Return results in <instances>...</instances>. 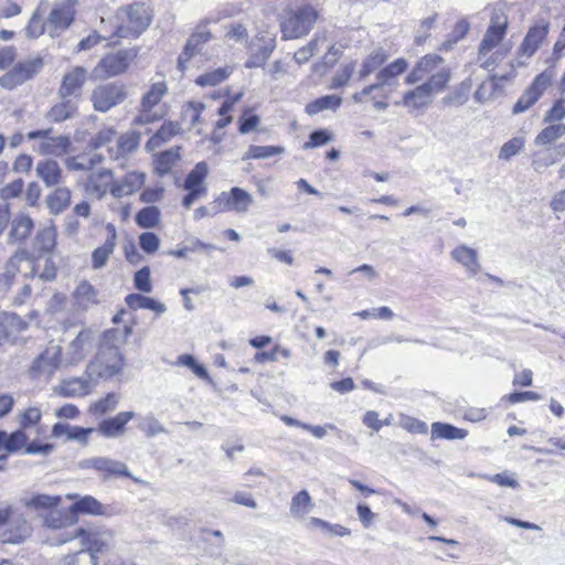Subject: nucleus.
<instances>
[{
    "label": "nucleus",
    "instance_id": "obj_47",
    "mask_svg": "<svg viewBox=\"0 0 565 565\" xmlns=\"http://www.w3.org/2000/svg\"><path fill=\"white\" fill-rule=\"evenodd\" d=\"M120 401L117 393H108L105 397L96 401L89 407V413L94 416H102L116 409Z\"/></svg>",
    "mask_w": 565,
    "mask_h": 565
},
{
    "label": "nucleus",
    "instance_id": "obj_31",
    "mask_svg": "<svg viewBox=\"0 0 565 565\" xmlns=\"http://www.w3.org/2000/svg\"><path fill=\"white\" fill-rule=\"evenodd\" d=\"M36 175L46 186H55L62 180V169L58 163L52 159L40 160L35 168Z\"/></svg>",
    "mask_w": 565,
    "mask_h": 565
},
{
    "label": "nucleus",
    "instance_id": "obj_43",
    "mask_svg": "<svg viewBox=\"0 0 565 565\" xmlns=\"http://www.w3.org/2000/svg\"><path fill=\"white\" fill-rule=\"evenodd\" d=\"M342 103V98L337 95H326L320 97L306 106V111L308 115L313 116L323 110H335L340 107Z\"/></svg>",
    "mask_w": 565,
    "mask_h": 565
},
{
    "label": "nucleus",
    "instance_id": "obj_17",
    "mask_svg": "<svg viewBox=\"0 0 565 565\" xmlns=\"http://www.w3.org/2000/svg\"><path fill=\"white\" fill-rule=\"evenodd\" d=\"M81 467L92 468L100 472L104 479L111 477H131L127 466L124 462L108 457H94L86 459L81 463Z\"/></svg>",
    "mask_w": 565,
    "mask_h": 565
},
{
    "label": "nucleus",
    "instance_id": "obj_53",
    "mask_svg": "<svg viewBox=\"0 0 565 565\" xmlns=\"http://www.w3.org/2000/svg\"><path fill=\"white\" fill-rule=\"evenodd\" d=\"M355 71V62L351 61L349 63L342 64L331 81V88H340L343 87Z\"/></svg>",
    "mask_w": 565,
    "mask_h": 565
},
{
    "label": "nucleus",
    "instance_id": "obj_11",
    "mask_svg": "<svg viewBox=\"0 0 565 565\" xmlns=\"http://www.w3.org/2000/svg\"><path fill=\"white\" fill-rule=\"evenodd\" d=\"M62 362V348L58 344H49L33 361L30 373L34 379L49 380Z\"/></svg>",
    "mask_w": 565,
    "mask_h": 565
},
{
    "label": "nucleus",
    "instance_id": "obj_37",
    "mask_svg": "<svg viewBox=\"0 0 565 565\" xmlns=\"http://www.w3.org/2000/svg\"><path fill=\"white\" fill-rule=\"evenodd\" d=\"M25 327L21 318L15 313L0 312V345L7 341L10 335Z\"/></svg>",
    "mask_w": 565,
    "mask_h": 565
},
{
    "label": "nucleus",
    "instance_id": "obj_44",
    "mask_svg": "<svg viewBox=\"0 0 565 565\" xmlns=\"http://www.w3.org/2000/svg\"><path fill=\"white\" fill-rule=\"evenodd\" d=\"M76 303L84 309L98 302L96 289L88 282L82 281L74 291Z\"/></svg>",
    "mask_w": 565,
    "mask_h": 565
},
{
    "label": "nucleus",
    "instance_id": "obj_10",
    "mask_svg": "<svg viewBox=\"0 0 565 565\" xmlns=\"http://www.w3.org/2000/svg\"><path fill=\"white\" fill-rule=\"evenodd\" d=\"M43 68V60L34 57L18 63L11 71L0 77V86L6 89H13L36 75Z\"/></svg>",
    "mask_w": 565,
    "mask_h": 565
},
{
    "label": "nucleus",
    "instance_id": "obj_50",
    "mask_svg": "<svg viewBox=\"0 0 565 565\" xmlns=\"http://www.w3.org/2000/svg\"><path fill=\"white\" fill-rule=\"evenodd\" d=\"M285 152V148L280 146H249L247 152L244 154L243 159H268L275 156L282 154Z\"/></svg>",
    "mask_w": 565,
    "mask_h": 565
},
{
    "label": "nucleus",
    "instance_id": "obj_26",
    "mask_svg": "<svg viewBox=\"0 0 565 565\" xmlns=\"http://www.w3.org/2000/svg\"><path fill=\"white\" fill-rule=\"evenodd\" d=\"M67 499L75 500L70 507V512L73 514H92V515H104L106 514V508L94 497L78 494H67Z\"/></svg>",
    "mask_w": 565,
    "mask_h": 565
},
{
    "label": "nucleus",
    "instance_id": "obj_32",
    "mask_svg": "<svg viewBox=\"0 0 565 565\" xmlns=\"http://www.w3.org/2000/svg\"><path fill=\"white\" fill-rule=\"evenodd\" d=\"M61 102L51 107L46 118L53 122H62L72 118L77 113V104L73 98L60 97Z\"/></svg>",
    "mask_w": 565,
    "mask_h": 565
},
{
    "label": "nucleus",
    "instance_id": "obj_3",
    "mask_svg": "<svg viewBox=\"0 0 565 565\" xmlns=\"http://www.w3.org/2000/svg\"><path fill=\"white\" fill-rule=\"evenodd\" d=\"M56 237L57 231L53 224L40 228L33 238V250L36 256L25 248L18 249L6 265V277L13 278L18 273H23L26 278L34 277L36 258L54 250Z\"/></svg>",
    "mask_w": 565,
    "mask_h": 565
},
{
    "label": "nucleus",
    "instance_id": "obj_52",
    "mask_svg": "<svg viewBox=\"0 0 565 565\" xmlns=\"http://www.w3.org/2000/svg\"><path fill=\"white\" fill-rule=\"evenodd\" d=\"M505 32L488 28L479 46V57L494 49L504 38Z\"/></svg>",
    "mask_w": 565,
    "mask_h": 565
},
{
    "label": "nucleus",
    "instance_id": "obj_30",
    "mask_svg": "<svg viewBox=\"0 0 565 565\" xmlns=\"http://www.w3.org/2000/svg\"><path fill=\"white\" fill-rule=\"evenodd\" d=\"M451 257L458 262L472 276L480 270L478 253L476 249L462 244L451 250Z\"/></svg>",
    "mask_w": 565,
    "mask_h": 565
},
{
    "label": "nucleus",
    "instance_id": "obj_48",
    "mask_svg": "<svg viewBox=\"0 0 565 565\" xmlns=\"http://www.w3.org/2000/svg\"><path fill=\"white\" fill-rule=\"evenodd\" d=\"M233 72L231 66L218 67L214 71L206 72L200 75L195 83L202 87L216 86L217 84L225 81Z\"/></svg>",
    "mask_w": 565,
    "mask_h": 565
},
{
    "label": "nucleus",
    "instance_id": "obj_6",
    "mask_svg": "<svg viewBox=\"0 0 565 565\" xmlns=\"http://www.w3.org/2000/svg\"><path fill=\"white\" fill-rule=\"evenodd\" d=\"M129 96L127 85L120 82H108L95 86L90 93L93 108L98 113H108L121 105Z\"/></svg>",
    "mask_w": 565,
    "mask_h": 565
},
{
    "label": "nucleus",
    "instance_id": "obj_15",
    "mask_svg": "<svg viewBox=\"0 0 565 565\" xmlns=\"http://www.w3.org/2000/svg\"><path fill=\"white\" fill-rule=\"evenodd\" d=\"M74 3L71 0L56 3L46 21L50 35L55 36L57 32L68 29L74 20Z\"/></svg>",
    "mask_w": 565,
    "mask_h": 565
},
{
    "label": "nucleus",
    "instance_id": "obj_41",
    "mask_svg": "<svg viewBox=\"0 0 565 565\" xmlns=\"http://www.w3.org/2000/svg\"><path fill=\"white\" fill-rule=\"evenodd\" d=\"M467 435L466 429L455 427L450 424L436 422L431 425V437L434 439L456 440L463 439Z\"/></svg>",
    "mask_w": 565,
    "mask_h": 565
},
{
    "label": "nucleus",
    "instance_id": "obj_13",
    "mask_svg": "<svg viewBox=\"0 0 565 565\" xmlns=\"http://www.w3.org/2000/svg\"><path fill=\"white\" fill-rule=\"evenodd\" d=\"M213 204L218 205L221 211L245 214L254 204V198L246 190L234 186L227 192H222Z\"/></svg>",
    "mask_w": 565,
    "mask_h": 565
},
{
    "label": "nucleus",
    "instance_id": "obj_61",
    "mask_svg": "<svg viewBox=\"0 0 565 565\" xmlns=\"http://www.w3.org/2000/svg\"><path fill=\"white\" fill-rule=\"evenodd\" d=\"M41 416V411L38 407H29L20 415V428L25 429L36 425L40 422Z\"/></svg>",
    "mask_w": 565,
    "mask_h": 565
},
{
    "label": "nucleus",
    "instance_id": "obj_29",
    "mask_svg": "<svg viewBox=\"0 0 565 565\" xmlns=\"http://www.w3.org/2000/svg\"><path fill=\"white\" fill-rule=\"evenodd\" d=\"M407 68L408 62L405 58H396L377 73L379 85H382V87L397 85L398 76Z\"/></svg>",
    "mask_w": 565,
    "mask_h": 565
},
{
    "label": "nucleus",
    "instance_id": "obj_33",
    "mask_svg": "<svg viewBox=\"0 0 565 565\" xmlns=\"http://www.w3.org/2000/svg\"><path fill=\"white\" fill-rule=\"evenodd\" d=\"M327 31L316 33V35L306 45L297 50L294 54V60L298 65L306 64L309 60L321 49L327 42Z\"/></svg>",
    "mask_w": 565,
    "mask_h": 565
},
{
    "label": "nucleus",
    "instance_id": "obj_12",
    "mask_svg": "<svg viewBox=\"0 0 565 565\" xmlns=\"http://www.w3.org/2000/svg\"><path fill=\"white\" fill-rule=\"evenodd\" d=\"M52 129H40L28 132L30 140L41 139L36 150L40 154L63 156L67 152L71 141L66 136H52Z\"/></svg>",
    "mask_w": 565,
    "mask_h": 565
},
{
    "label": "nucleus",
    "instance_id": "obj_54",
    "mask_svg": "<svg viewBox=\"0 0 565 565\" xmlns=\"http://www.w3.org/2000/svg\"><path fill=\"white\" fill-rule=\"evenodd\" d=\"M471 89V82L469 79L461 82L458 87L445 97V104L463 105L468 100V94Z\"/></svg>",
    "mask_w": 565,
    "mask_h": 565
},
{
    "label": "nucleus",
    "instance_id": "obj_62",
    "mask_svg": "<svg viewBox=\"0 0 565 565\" xmlns=\"http://www.w3.org/2000/svg\"><path fill=\"white\" fill-rule=\"evenodd\" d=\"M45 28H47L46 23L43 22L39 12L35 11L29 21L25 32L30 38H39L44 33Z\"/></svg>",
    "mask_w": 565,
    "mask_h": 565
},
{
    "label": "nucleus",
    "instance_id": "obj_16",
    "mask_svg": "<svg viewBox=\"0 0 565 565\" xmlns=\"http://www.w3.org/2000/svg\"><path fill=\"white\" fill-rule=\"evenodd\" d=\"M87 82V70L83 66L70 68L62 77L58 87V97H79L82 89Z\"/></svg>",
    "mask_w": 565,
    "mask_h": 565
},
{
    "label": "nucleus",
    "instance_id": "obj_22",
    "mask_svg": "<svg viewBox=\"0 0 565 565\" xmlns=\"http://www.w3.org/2000/svg\"><path fill=\"white\" fill-rule=\"evenodd\" d=\"M550 29V22L545 19H540L533 26L530 28L523 42L520 45V52L523 55L532 56L540 47L543 40L546 38Z\"/></svg>",
    "mask_w": 565,
    "mask_h": 565
},
{
    "label": "nucleus",
    "instance_id": "obj_39",
    "mask_svg": "<svg viewBox=\"0 0 565 565\" xmlns=\"http://www.w3.org/2000/svg\"><path fill=\"white\" fill-rule=\"evenodd\" d=\"M387 55L382 47L374 49L363 61L359 71V79H365L370 74L376 71L385 61Z\"/></svg>",
    "mask_w": 565,
    "mask_h": 565
},
{
    "label": "nucleus",
    "instance_id": "obj_63",
    "mask_svg": "<svg viewBox=\"0 0 565 565\" xmlns=\"http://www.w3.org/2000/svg\"><path fill=\"white\" fill-rule=\"evenodd\" d=\"M401 425L403 428L414 434H426L428 431V427L425 422H422L409 416H403Z\"/></svg>",
    "mask_w": 565,
    "mask_h": 565
},
{
    "label": "nucleus",
    "instance_id": "obj_4",
    "mask_svg": "<svg viewBox=\"0 0 565 565\" xmlns=\"http://www.w3.org/2000/svg\"><path fill=\"white\" fill-rule=\"evenodd\" d=\"M119 24L115 35L118 38H138L151 23V14L143 3H132L117 12Z\"/></svg>",
    "mask_w": 565,
    "mask_h": 565
},
{
    "label": "nucleus",
    "instance_id": "obj_57",
    "mask_svg": "<svg viewBox=\"0 0 565 565\" xmlns=\"http://www.w3.org/2000/svg\"><path fill=\"white\" fill-rule=\"evenodd\" d=\"M333 139L332 134L324 129L315 130L310 134L309 140L302 146L303 149H312L316 147L323 146Z\"/></svg>",
    "mask_w": 565,
    "mask_h": 565
},
{
    "label": "nucleus",
    "instance_id": "obj_5",
    "mask_svg": "<svg viewBox=\"0 0 565 565\" xmlns=\"http://www.w3.org/2000/svg\"><path fill=\"white\" fill-rule=\"evenodd\" d=\"M318 19V11L309 6L289 9L280 20V29L284 40L306 36L313 28Z\"/></svg>",
    "mask_w": 565,
    "mask_h": 565
},
{
    "label": "nucleus",
    "instance_id": "obj_18",
    "mask_svg": "<svg viewBox=\"0 0 565 565\" xmlns=\"http://www.w3.org/2000/svg\"><path fill=\"white\" fill-rule=\"evenodd\" d=\"M8 522V527L0 534L2 543L19 544L31 535L32 527L22 514H15L12 511Z\"/></svg>",
    "mask_w": 565,
    "mask_h": 565
},
{
    "label": "nucleus",
    "instance_id": "obj_1",
    "mask_svg": "<svg viewBox=\"0 0 565 565\" xmlns=\"http://www.w3.org/2000/svg\"><path fill=\"white\" fill-rule=\"evenodd\" d=\"M443 64L444 58L437 54L420 57L405 77L407 85L416 86L395 104L405 107L409 114L423 111L430 106L435 95L444 92L451 79L450 68Z\"/></svg>",
    "mask_w": 565,
    "mask_h": 565
},
{
    "label": "nucleus",
    "instance_id": "obj_19",
    "mask_svg": "<svg viewBox=\"0 0 565 565\" xmlns=\"http://www.w3.org/2000/svg\"><path fill=\"white\" fill-rule=\"evenodd\" d=\"M168 87L166 82L153 83L149 90L142 96L140 102V115L136 117L135 122L143 125L152 120L150 111L160 103L162 97L167 94Z\"/></svg>",
    "mask_w": 565,
    "mask_h": 565
},
{
    "label": "nucleus",
    "instance_id": "obj_28",
    "mask_svg": "<svg viewBox=\"0 0 565 565\" xmlns=\"http://www.w3.org/2000/svg\"><path fill=\"white\" fill-rule=\"evenodd\" d=\"M34 227V222L29 214L24 212L18 213L11 221L9 232V242L17 243L25 241Z\"/></svg>",
    "mask_w": 565,
    "mask_h": 565
},
{
    "label": "nucleus",
    "instance_id": "obj_27",
    "mask_svg": "<svg viewBox=\"0 0 565 565\" xmlns=\"http://www.w3.org/2000/svg\"><path fill=\"white\" fill-rule=\"evenodd\" d=\"M107 230L109 232L108 237L102 246L97 247L92 253V267L94 269H100L105 267L116 247V228L113 224H108Z\"/></svg>",
    "mask_w": 565,
    "mask_h": 565
},
{
    "label": "nucleus",
    "instance_id": "obj_21",
    "mask_svg": "<svg viewBox=\"0 0 565 565\" xmlns=\"http://www.w3.org/2000/svg\"><path fill=\"white\" fill-rule=\"evenodd\" d=\"M146 181V174L140 171L127 172L120 180H115L111 186V195L115 199L131 195L139 191Z\"/></svg>",
    "mask_w": 565,
    "mask_h": 565
},
{
    "label": "nucleus",
    "instance_id": "obj_35",
    "mask_svg": "<svg viewBox=\"0 0 565 565\" xmlns=\"http://www.w3.org/2000/svg\"><path fill=\"white\" fill-rule=\"evenodd\" d=\"M139 147V135L127 132L119 137L116 149H109V156L114 160L126 157L135 152Z\"/></svg>",
    "mask_w": 565,
    "mask_h": 565
},
{
    "label": "nucleus",
    "instance_id": "obj_45",
    "mask_svg": "<svg viewBox=\"0 0 565 565\" xmlns=\"http://www.w3.org/2000/svg\"><path fill=\"white\" fill-rule=\"evenodd\" d=\"M161 212L154 205L141 209L135 217L136 224L141 228H153L160 222Z\"/></svg>",
    "mask_w": 565,
    "mask_h": 565
},
{
    "label": "nucleus",
    "instance_id": "obj_40",
    "mask_svg": "<svg viewBox=\"0 0 565 565\" xmlns=\"http://www.w3.org/2000/svg\"><path fill=\"white\" fill-rule=\"evenodd\" d=\"M315 507L307 490H301L291 499L290 513L294 518L303 519Z\"/></svg>",
    "mask_w": 565,
    "mask_h": 565
},
{
    "label": "nucleus",
    "instance_id": "obj_60",
    "mask_svg": "<svg viewBox=\"0 0 565 565\" xmlns=\"http://www.w3.org/2000/svg\"><path fill=\"white\" fill-rule=\"evenodd\" d=\"M26 441L28 436L22 428L13 431L12 434H8L7 451L15 452L23 448L26 445Z\"/></svg>",
    "mask_w": 565,
    "mask_h": 565
},
{
    "label": "nucleus",
    "instance_id": "obj_49",
    "mask_svg": "<svg viewBox=\"0 0 565 565\" xmlns=\"http://www.w3.org/2000/svg\"><path fill=\"white\" fill-rule=\"evenodd\" d=\"M98 556H94L84 546L81 550L70 553L62 558L61 565H97Z\"/></svg>",
    "mask_w": 565,
    "mask_h": 565
},
{
    "label": "nucleus",
    "instance_id": "obj_64",
    "mask_svg": "<svg viewBox=\"0 0 565 565\" xmlns=\"http://www.w3.org/2000/svg\"><path fill=\"white\" fill-rule=\"evenodd\" d=\"M565 118V99L557 100L553 107L545 114L543 121H559Z\"/></svg>",
    "mask_w": 565,
    "mask_h": 565
},
{
    "label": "nucleus",
    "instance_id": "obj_59",
    "mask_svg": "<svg viewBox=\"0 0 565 565\" xmlns=\"http://www.w3.org/2000/svg\"><path fill=\"white\" fill-rule=\"evenodd\" d=\"M134 284L139 291L151 292L152 284L149 267L145 266L135 274Z\"/></svg>",
    "mask_w": 565,
    "mask_h": 565
},
{
    "label": "nucleus",
    "instance_id": "obj_56",
    "mask_svg": "<svg viewBox=\"0 0 565 565\" xmlns=\"http://www.w3.org/2000/svg\"><path fill=\"white\" fill-rule=\"evenodd\" d=\"M525 140L523 137H513L500 149L499 158L503 160H509L516 153L521 151V149L524 147Z\"/></svg>",
    "mask_w": 565,
    "mask_h": 565
},
{
    "label": "nucleus",
    "instance_id": "obj_34",
    "mask_svg": "<svg viewBox=\"0 0 565 565\" xmlns=\"http://www.w3.org/2000/svg\"><path fill=\"white\" fill-rule=\"evenodd\" d=\"M125 301L131 310L149 309L158 315H162L167 311L164 303L140 294H130L126 297Z\"/></svg>",
    "mask_w": 565,
    "mask_h": 565
},
{
    "label": "nucleus",
    "instance_id": "obj_51",
    "mask_svg": "<svg viewBox=\"0 0 565 565\" xmlns=\"http://www.w3.org/2000/svg\"><path fill=\"white\" fill-rule=\"evenodd\" d=\"M61 502L60 495L35 494L25 501V507L33 510H46L57 507Z\"/></svg>",
    "mask_w": 565,
    "mask_h": 565
},
{
    "label": "nucleus",
    "instance_id": "obj_24",
    "mask_svg": "<svg viewBox=\"0 0 565 565\" xmlns=\"http://www.w3.org/2000/svg\"><path fill=\"white\" fill-rule=\"evenodd\" d=\"M134 412H120L114 417L102 420L97 430L106 438H117L125 434V426L134 419Z\"/></svg>",
    "mask_w": 565,
    "mask_h": 565
},
{
    "label": "nucleus",
    "instance_id": "obj_23",
    "mask_svg": "<svg viewBox=\"0 0 565 565\" xmlns=\"http://www.w3.org/2000/svg\"><path fill=\"white\" fill-rule=\"evenodd\" d=\"M97 383V380H93L85 374L83 377L62 381L56 392L64 397H81L89 394Z\"/></svg>",
    "mask_w": 565,
    "mask_h": 565
},
{
    "label": "nucleus",
    "instance_id": "obj_42",
    "mask_svg": "<svg viewBox=\"0 0 565 565\" xmlns=\"http://www.w3.org/2000/svg\"><path fill=\"white\" fill-rule=\"evenodd\" d=\"M209 174V167L204 161H201L195 164V167L189 172L184 181L185 190H198L201 188H206L204 183L206 177Z\"/></svg>",
    "mask_w": 565,
    "mask_h": 565
},
{
    "label": "nucleus",
    "instance_id": "obj_20",
    "mask_svg": "<svg viewBox=\"0 0 565 565\" xmlns=\"http://www.w3.org/2000/svg\"><path fill=\"white\" fill-rule=\"evenodd\" d=\"M211 39V32L200 26L190 35L181 54L178 57V68L184 72L188 62L200 52V46Z\"/></svg>",
    "mask_w": 565,
    "mask_h": 565
},
{
    "label": "nucleus",
    "instance_id": "obj_2",
    "mask_svg": "<svg viewBox=\"0 0 565 565\" xmlns=\"http://www.w3.org/2000/svg\"><path fill=\"white\" fill-rule=\"evenodd\" d=\"M130 330L126 328L125 332L119 329H109L104 332L97 355L87 365L86 375L93 380H107L119 374L125 360L120 352V347Z\"/></svg>",
    "mask_w": 565,
    "mask_h": 565
},
{
    "label": "nucleus",
    "instance_id": "obj_46",
    "mask_svg": "<svg viewBox=\"0 0 565 565\" xmlns=\"http://www.w3.org/2000/svg\"><path fill=\"white\" fill-rule=\"evenodd\" d=\"M565 135V124L545 127L534 139L536 146H550Z\"/></svg>",
    "mask_w": 565,
    "mask_h": 565
},
{
    "label": "nucleus",
    "instance_id": "obj_55",
    "mask_svg": "<svg viewBox=\"0 0 565 565\" xmlns=\"http://www.w3.org/2000/svg\"><path fill=\"white\" fill-rule=\"evenodd\" d=\"M138 428L142 430L147 437L166 433L163 425L153 415L143 417L138 424Z\"/></svg>",
    "mask_w": 565,
    "mask_h": 565
},
{
    "label": "nucleus",
    "instance_id": "obj_25",
    "mask_svg": "<svg viewBox=\"0 0 565 565\" xmlns=\"http://www.w3.org/2000/svg\"><path fill=\"white\" fill-rule=\"evenodd\" d=\"M92 340L93 333L90 330L79 331L67 349L65 363L74 364L84 360L89 351Z\"/></svg>",
    "mask_w": 565,
    "mask_h": 565
},
{
    "label": "nucleus",
    "instance_id": "obj_58",
    "mask_svg": "<svg viewBox=\"0 0 565 565\" xmlns=\"http://www.w3.org/2000/svg\"><path fill=\"white\" fill-rule=\"evenodd\" d=\"M139 246L145 253L153 254L160 247V238L152 232H143L139 235Z\"/></svg>",
    "mask_w": 565,
    "mask_h": 565
},
{
    "label": "nucleus",
    "instance_id": "obj_14",
    "mask_svg": "<svg viewBox=\"0 0 565 565\" xmlns=\"http://www.w3.org/2000/svg\"><path fill=\"white\" fill-rule=\"evenodd\" d=\"M114 183L115 179L113 170L102 168L93 171L87 177L84 190L89 198L102 201L108 192L111 194V186Z\"/></svg>",
    "mask_w": 565,
    "mask_h": 565
},
{
    "label": "nucleus",
    "instance_id": "obj_36",
    "mask_svg": "<svg viewBox=\"0 0 565 565\" xmlns=\"http://www.w3.org/2000/svg\"><path fill=\"white\" fill-rule=\"evenodd\" d=\"M344 50V45L331 44L327 53L312 65V72L317 74H326L328 70L333 67L339 61Z\"/></svg>",
    "mask_w": 565,
    "mask_h": 565
},
{
    "label": "nucleus",
    "instance_id": "obj_8",
    "mask_svg": "<svg viewBox=\"0 0 565 565\" xmlns=\"http://www.w3.org/2000/svg\"><path fill=\"white\" fill-rule=\"evenodd\" d=\"M73 537L78 539L81 545L94 556L107 553L115 546L114 531L106 527H79Z\"/></svg>",
    "mask_w": 565,
    "mask_h": 565
},
{
    "label": "nucleus",
    "instance_id": "obj_7",
    "mask_svg": "<svg viewBox=\"0 0 565 565\" xmlns=\"http://www.w3.org/2000/svg\"><path fill=\"white\" fill-rule=\"evenodd\" d=\"M137 54L138 52L135 49H125L106 54L94 67L93 74L96 78L102 79L118 76L128 70Z\"/></svg>",
    "mask_w": 565,
    "mask_h": 565
},
{
    "label": "nucleus",
    "instance_id": "obj_9",
    "mask_svg": "<svg viewBox=\"0 0 565 565\" xmlns=\"http://www.w3.org/2000/svg\"><path fill=\"white\" fill-rule=\"evenodd\" d=\"M556 75L554 67H548L541 74L535 76L531 86L527 87L522 96L513 106V114H521L532 107L543 95V93L551 86L552 81Z\"/></svg>",
    "mask_w": 565,
    "mask_h": 565
},
{
    "label": "nucleus",
    "instance_id": "obj_38",
    "mask_svg": "<svg viewBox=\"0 0 565 565\" xmlns=\"http://www.w3.org/2000/svg\"><path fill=\"white\" fill-rule=\"evenodd\" d=\"M46 204L52 214H60L71 204V191L67 188H56L47 198Z\"/></svg>",
    "mask_w": 565,
    "mask_h": 565
}]
</instances>
